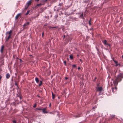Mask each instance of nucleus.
I'll list each match as a JSON object with an SVG mask.
<instances>
[{
	"instance_id": "nucleus-1",
	"label": "nucleus",
	"mask_w": 123,
	"mask_h": 123,
	"mask_svg": "<svg viewBox=\"0 0 123 123\" xmlns=\"http://www.w3.org/2000/svg\"><path fill=\"white\" fill-rule=\"evenodd\" d=\"M123 78V74H120L118 75L117 77V78L120 81H121L122 79Z\"/></svg>"
},
{
	"instance_id": "nucleus-2",
	"label": "nucleus",
	"mask_w": 123,
	"mask_h": 123,
	"mask_svg": "<svg viewBox=\"0 0 123 123\" xmlns=\"http://www.w3.org/2000/svg\"><path fill=\"white\" fill-rule=\"evenodd\" d=\"M70 20V21L73 22L74 21H78V19L77 18L75 17L74 18H73L72 17H69Z\"/></svg>"
},
{
	"instance_id": "nucleus-3",
	"label": "nucleus",
	"mask_w": 123,
	"mask_h": 123,
	"mask_svg": "<svg viewBox=\"0 0 123 123\" xmlns=\"http://www.w3.org/2000/svg\"><path fill=\"white\" fill-rule=\"evenodd\" d=\"M120 81L117 78H116L115 80L113 81V83L115 86H116L117 85L118 82Z\"/></svg>"
},
{
	"instance_id": "nucleus-4",
	"label": "nucleus",
	"mask_w": 123,
	"mask_h": 123,
	"mask_svg": "<svg viewBox=\"0 0 123 123\" xmlns=\"http://www.w3.org/2000/svg\"><path fill=\"white\" fill-rule=\"evenodd\" d=\"M102 87H98L96 88V91L97 92H101L102 90Z\"/></svg>"
},
{
	"instance_id": "nucleus-5",
	"label": "nucleus",
	"mask_w": 123,
	"mask_h": 123,
	"mask_svg": "<svg viewBox=\"0 0 123 123\" xmlns=\"http://www.w3.org/2000/svg\"><path fill=\"white\" fill-rule=\"evenodd\" d=\"M72 116L74 117L75 118H76L78 117H80V114L79 113L78 114L76 115H72Z\"/></svg>"
},
{
	"instance_id": "nucleus-6",
	"label": "nucleus",
	"mask_w": 123,
	"mask_h": 123,
	"mask_svg": "<svg viewBox=\"0 0 123 123\" xmlns=\"http://www.w3.org/2000/svg\"><path fill=\"white\" fill-rule=\"evenodd\" d=\"M47 108L46 107L42 109V111L44 113H48V112L46 111V110Z\"/></svg>"
},
{
	"instance_id": "nucleus-7",
	"label": "nucleus",
	"mask_w": 123,
	"mask_h": 123,
	"mask_svg": "<svg viewBox=\"0 0 123 123\" xmlns=\"http://www.w3.org/2000/svg\"><path fill=\"white\" fill-rule=\"evenodd\" d=\"M63 5V3H59V5H58V6H59L60 7L59 8H58V9H57L56 10L57 11H59L60 9L61 8V6H62Z\"/></svg>"
},
{
	"instance_id": "nucleus-8",
	"label": "nucleus",
	"mask_w": 123,
	"mask_h": 123,
	"mask_svg": "<svg viewBox=\"0 0 123 123\" xmlns=\"http://www.w3.org/2000/svg\"><path fill=\"white\" fill-rule=\"evenodd\" d=\"M102 42L105 45H107L108 44V43L107 42V41L106 40H105L104 41H102Z\"/></svg>"
},
{
	"instance_id": "nucleus-9",
	"label": "nucleus",
	"mask_w": 123,
	"mask_h": 123,
	"mask_svg": "<svg viewBox=\"0 0 123 123\" xmlns=\"http://www.w3.org/2000/svg\"><path fill=\"white\" fill-rule=\"evenodd\" d=\"M4 48V46L3 45H2L1 46V47L0 49V52L1 53H2L3 51V49Z\"/></svg>"
},
{
	"instance_id": "nucleus-10",
	"label": "nucleus",
	"mask_w": 123,
	"mask_h": 123,
	"mask_svg": "<svg viewBox=\"0 0 123 123\" xmlns=\"http://www.w3.org/2000/svg\"><path fill=\"white\" fill-rule=\"evenodd\" d=\"M10 77V74H9V73H7L6 74V78L7 79H9Z\"/></svg>"
},
{
	"instance_id": "nucleus-11",
	"label": "nucleus",
	"mask_w": 123,
	"mask_h": 123,
	"mask_svg": "<svg viewBox=\"0 0 123 123\" xmlns=\"http://www.w3.org/2000/svg\"><path fill=\"white\" fill-rule=\"evenodd\" d=\"M21 14L20 13H19L15 17V19H17L19 17L20 15Z\"/></svg>"
},
{
	"instance_id": "nucleus-12",
	"label": "nucleus",
	"mask_w": 123,
	"mask_h": 123,
	"mask_svg": "<svg viewBox=\"0 0 123 123\" xmlns=\"http://www.w3.org/2000/svg\"><path fill=\"white\" fill-rule=\"evenodd\" d=\"M35 80L37 83H38L39 81L38 78L37 77H36L35 78Z\"/></svg>"
},
{
	"instance_id": "nucleus-13",
	"label": "nucleus",
	"mask_w": 123,
	"mask_h": 123,
	"mask_svg": "<svg viewBox=\"0 0 123 123\" xmlns=\"http://www.w3.org/2000/svg\"><path fill=\"white\" fill-rule=\"evenodd\" d=\"M31 0L29 1L26 4L28 6H29V5H31Z\"/></svg>"
},
{
	"instance_id": "nucleus-14",
	"label": "nucleus",
	"mask_w": 123,
	"mask_h": 123,
	"mask_svg": "<svg viewBox=\"0 0 123 123\" xmlns=\"http://www.w3.org/2000/svg\"><path fill=\"white\" fill-rule=\"evenodd\" d=\"M10 35H9V36L7 37V38L6 39V41L7 42L9 39L11 37Z\"/></svg>"
},
{
	"instance_id": "nucleus-15",
	"label": "nucleus",
	"mask_w": 123,
	"mask_h": 123,
	"mask_svg": "<svg viewBox=\"0 0 123 123\" xmlns=\"http://www.w3.org/2000/svg\"><path fill=\"white\" fill-rule=\"evenodd\" d=\"M18 94H16L17 97H19L21 95V94L20 92H18Z\"/></svg>"
},
{
	"instance_id": "nucleus-16",
	"label": "nucleus",
	"mask_w": 123,
	"mask_h": 123,
	"mask_svg": "<svg viewBox=\"0 0 123 123\" xmlns=\"http://www.w3.org/2000/svg\"><path fill=\"white\" fill-rule=\"evenodd\" d=\"M116 88L115 87V88H113L112 89V91L113 92V93H114L115 92V91L114 90H115V91H116Z\"/></svg>"
},
{
	"instance_id": "nucleus-17",
	"label": "nucleus",
	"mask_w": 123,
	"mask_h": 123,
	"mask_svg": "<svg viewBox=\"0 0 123 123\" xmlns=\"http://www.w3.org/2000/svg\"><path fill=\"white\" fill-rule=\"evenodd\" d=\"M52 98L53 99H54L55 98V95L53 94V92H52Z\"/></svg>"
},
{
	"instance_id": "nucleus-18",
	"label": "nucleus",
	"mask_w": 123,
	"mask_h": 123,
	"mask_svg": "<svg viewBox=\"0 0 123 123\" xmlns=\"http://www.w3.org/2000/svg\"><path fill=\"white\" fill-rule=\"evenodd\" d=\"M25 24V26H28V25H29V22H28L27 23H26Z\"/></svg>"
},
{
	"instance_id": "nucleus-19",
	"label": "nucleus",
	"mask_w": 123,
	"mask_h": 123,
	"mask_svg": "<svg viewBox=\"0 0 123 123\" xmlns=\"http://www.w3.org/2000/svg\"><path fill=\"white\" fill-rule=\"evenodd\" d=\"M69 58L71 59H73V55H70Z\"/></svg>"
},
{
	"instance_id": "nucleus-20",
	"label": "nucleus",
	"mask_w": 123,
	"mask_h": 123,
	"mask_svg": "<svg viewBox=\"0 0 123 123\" xmlns=\"http://www.w3.org/2000/svg\"><path fill=\"white\" fill-rule=\"evenodd\" d=\"M42 108H37L36 109L37 110H42Z\"/></svg>"
},
{
	"instance_id": "nucleus-21",
	"label": "nucleus",
	"mask_w": 123,
	"mask_h": 123,
	"mask_svg": "<svg viewBox=\"0 0 123 123\" xmlns=\"http://www.w3.org/2000/svg\"><path fill=\"white\" fill-rule=\"evenodd\" d=\"M14 82H15V85L16 86H17V88H18L19 87L18 86V85H17V81L16 80H14Z\"/></svg>"
},
{
	"instance_id": "nucleus-22",
	"label": "nucleus",
	"mask_w": 123,
	"mask_h": 123,
	"mask_svg": "<svg viewBox=\"0 0 123 123\" xmlns=\"http://www.w3.org/2000/svg\"><path fill=\"white\" fill-rule=\"evenodd\" d=\"M6 35L9 34V35H10V36H11V34L10 33V32H9V31H7V32H6Z\"/></svg>"
},
{
	"instance_id": "nucleus-23",
	"label": "nucleus",
	"mask_w": 123,
	"mask_h": 123,
	"mask_svg": "<svg viewBox=\"0 0 123 123\" xmlns=\"http://www.w3.org/2000/svg\"><path fill=\"white\" fill-rule=\"evenodd\" d=\"M83 17V13H82V14L80 15V16L79 17V18H82V17Z\"/></svg>"
},
{
	"instance_id": "nucleus-24",
	"label": "nucleus",
	"mask_w": 123,
	"mask_h": 123,
	"mask_svg": "<svg viewBox=\"0 0 123 123\" xmlns=\"http://www.w3.org/2000/svg\"><path fill=\"white\" fill-rule=\"evenodd\" d=\"M42 81L41 80L40 81V83H39V86H41V85H42Z\"/></svg>"
},
{
	"instance_id": "nucleus-25",
	"label": "nucleus",
	"mask_w": 123,
	"mask_h": 123,
	"mask_svg": "<svg viewBox=\"0 0 123 123\" xmlns=\"http://www.w3.org/2000/svg\"><path fill=\"white\" fill-rule=\"evenodd\" d=\"M29 12H30V11L29 10L26 13L25 15H28L29 14Z\"/></svg>"
},
{
	"instance_id": "nucleus-26",
	"label": "nucleus",
	"mask_w": 123,
	"mask_h": 123,
	"mask_svg": "<svg viewBox=\"0 0 123 123\" xmlns=\"http://www.w3.org/2000/svg\"><path fill=\"white\" fill-rule=\"evenodd\" d=\"M73 67L75 68H76V65H72Z\"/></svg>"
},
{
	"instance_id": "nucleus-27",
	"label": "nucleus",
	"mask_w": 123,
	"mask_h": 123,
	"mask_svg": "<svg viewBox=\"0 0 123 123\" xmlns=\"http://www.w3.org/2000/svg\"><path fill=\"white\" fill-rule=\"evenodd\" d=\"M1 78H2V76L1 75H0V83L1 82Z\"/></svg>"
},
{
	"instance_id": "nucleus-28",
	"label": "nucleus",
	"mask_w": 123,
	"mask_h": 123,
	"mask_svg": "<svg viewBox=\"0 0 123 123\" xmlns=\"http://www.w3.org/2000/svg\"><path fill=\"white\" fill-rule=\"evenodd\" d=\"M91 21V19H90L89 22V24L90 25H91V24L90 23Z\"/></svg>"
},
{
	"instance_id": "nucleus-29",
	"label": "nucleus",
	"mask_w": 123,
	"mask_h": 123,
	"mask_svg": "<svg viewBox=\"0 0 123 123\" xmlns=\"http://www.w3.org/2000/svg\"><path fill=\"white\" fill-rule=\"evenodd\" d=\"M19 81H20V80H19V78L18 77V79H17V80L16 81H17V82H19Z\"/></svg>"
},
{
	"instance_id": "nucleus-30",
	"label": "nucleus",
	"mask_w": 123,
	"mask_h": 123,
	"mask_svg": "<svg viewBox=\"0 0 123 123\" xmlns=\"http://www.w3.org/2000/svg\"><path fill=\"white\" fill-rule=\"evenodd\" d=\"M115 115H112L111 116L112 118H113L114 117H115Z\"/></svg>"
},
{
	"instance_id": "nucleus-31",
	"label": "nucleus",
	"mask_w": 123,
	"mask_h": 123,
	"mask_svg": "<svg viewBox=\"0 0 123 123\" xmlns=\"http://www.w3.org/2000/svg\"><path fill=\"white\" fill-rule=\"evenodd\" d=\"M41 5H42V4L41 3H40L39 4H37V6H40Z\"/></svg>"
},
{
	"instance_id": "nucleus-32",
	"label": "nucleus",
	"mask_w": 123,
	"mask_h": 123,
	"mask_svg": "<svg viewBox=\"0 0 123 123\" xmlns=\"http://www.w3.org/2000/svg\"><path fill=\"white\" fill-rule=\"evenodd\" d=\"M13 123H16V120H13L12 121Z\"/></svg>"
},
{
	"instance_id": "nucleus-33",
	"label": "nucleus",
	"mask_w": 123,
	"mask_h": 123,
	"mask_svg": "<svg viewBox=\"0 0 123 123\" xmlns=\"http://www.w3.org/2000/svg\"><path fill=\"white\" fill-rule=\"evenodd\" d=\"M64 63V64L66 65V61H65L63 62Z\"/></svg>"
},
{
	"instance_id": "nucleus-34",
	"label": "nucleus",
	"mask_w": 123,
	"mask_h": 123,
	"mask_svg": "<svg viewBox=\"0 0 123 123\" xmlns=\"http://www.w3.org/2000/svg\"><path fill=\"white\" fill-rule=\"evenodd\" d=\"M36 103H35L34 105L33 106V107L34 108L36 107Z\"/></svg>"
},
{
	"instance_id": "nucleus-35",
	"label": "nucleus",
	"mask_w": 123,
	"mask_h": 123,
	"mask_svg": "<svg viewBox=\"0 0 123 123\" xmlns=\"http://www.w3.org/2000/svg\"><path fill=\"white\" fill-rule=\"evenodd\" d=\"M114 62L116 63H117V61L115 60L114 61Z\"/></svg>"
},
{
	"instance_id": "nucleus-36",
	"label": "nucleus",
	"mask_w": 123,
	"mask_h": 123,
	"mask_svg": "<svg viewBox=\"0 0 123 123\" xmlns=\"http://www.w3.org/2000/svg\"><path fill=\"white\" fill-rule=\"evenodd\" d=\"M96 49H97V50L98 51V52H99V49L98 48H97V47H96Z\"/></svg>"
},
{
	"instance_id": "nucleus-37",
	"label": "nucleus",
	"mask_w": 123,
	"mask_h": 123,
	"mask_svg": "<svg viewBox=\"0 0 123 123\" xmlns=\"http://www.w3.org/2000/svg\"><path fill=\"white\" fill-rule=\"evenodd\" d=\"M116 65L115 66H118V65H120V64H118V63H116Z\"/></svg>"
},
{
	"instance_id": "nucleus-38",
	"label": "nucleus",
	"mask_w": 123,
	"mask_h": 123,
	"mask_svg": "<svg viewBox=\"0 0 123 123\" xmlns=\"http://www.w3.org/2000/svg\"><path fill=\"white\" fill-rule=\"evenodd\" d=\"M44 32H43L42 33V37H43L44 36Z\"/></svg>"
},
{
	"instance_id": "nucleus-39",
	"label": "nucleus",
	"mask_w": 123,
	"mask_h": 123,
	"mask_svg": "<svg viewBox=\"0 0 123 123\" xmlns=\"http://www.w3.org/2000/svg\"><path fill=\"white\" fill-rule=\"evenodd\" d=\"M56 27H52L51 26L49 27V28H56Z\"/></svg>"
},
{
	"instance_id": "nucleus-40",
	"label": "nucleus",
	"mask_w": 123,
	"mask_h": 123,
	"mask_svg": "<svg viewBox=\"0 0 123 123\" xmlns=\"http://www.w3.org/2000/svg\"><path fill=\"white\" fill-rule=\"evenodd\" d=\"M10 33L11 34V33L12 32V30H10L9 31Z\"/></svg>"
},
{
	"instance_id": "nucleus-41",
	"label": "nucleus",
	"mask_w": 123,
	"mask_h": 123,
	"mask_svg": "<svg viewBox=\"0 0 123 123\" xmlns=\"http://www.w3.org/2000/svg\"><path fill=\"white\" fill-rule=\"evenodd\" d=\"M15 75H16V76L15 77V78H16V77L17 75V73H15Z\"/></svg>"
},
{
	"instance_id": "nucleus-42",
	"label": "nucleus",
	"mask_w": 123,
	"mask_h": 123,
	"mask_svg": "<svg viewBox=\"0 0 123 123\" xmlns=\"http://www.w3.org/2000/svg\"><path fill=\"white\" fill-rule=\"evenodd\" d=\"M19 98H20V99L21 100V98H21V95H20V96L19 97Z\"/></svg>"
},
{
	"instance_id": "nucleus-43",
	"label": "nucleus",
	"mask_w": 123,
	"mask_h": 123,
	"mask_svg": "<svg viewBox=\"0 0 123 123\" xmlns=\"http://www.w3.org/2000/svg\"><path fill=\"white\" fill-rule=\"evenodd\" d=\"M47 25V24H45L44 25V26H46Z\"/></svg>"
},
{
	"instance_id": "nucleus-44",
	"label": "nucleus",
	"mask_w": 123,
	"mask_h": 123,
	"mask_svg": "<svg viewBox=\"0 0 123 123\" xmlns=\"http://www.w3.org/2000/svg\"><path fill=\"white\" fill-rule=\"evenodd\" d=\"M81 18H82V19H84H84H85V18H84V17H82Z\"/></svg>"
},
{
	"instance_id": "nucleus-45",
	"label": "nucleus",
	"mask_w": 123,
	"mask_h": 123,
	"mask_svg": "<svg viewBox=\"0 0 123 123\" xmlns=\"http://www.w3.org/2000/svg\"><path fill=\"white\" fill-rule=\"evenodd\" d=\"M107 45H108V46H110V44H108H108H107Z\"/></svg>"
},
{
	"instance_id": "nucleus-46",
	"label": "nucleus",
	"mask_w": 123,
	"mask_h": 123,
	"mask_svg": "<svg viewBox=\"0 0 123 123\" xmlns=\"http://www.w3.org/2000/svg\"><path fill=\"white\" fill-rule=\"evenodd\" d=\"M80 67H79L78 68V70H79L80 69Z\"/></svg>"
},
{
	"instance_id": "nucleus-47",
	"label": "nucleus",
	"mask_w": 123,
	"mask_h": 123,
	"mask_svg": "<svg viewBox=\"0 0 123 123\" xmlns=\"http://www.w3.org/2000/svg\"><path fill=\"white\" fill-rule=\"evenodd\" d=\"M48 0H45L43 1V2H45L46 1Z\"/></svg>"
},
{
	"instance_id": "nucleus-48",
	"label": "nucleus",
	"mask_w": 123,
	"mask_h": 123,
	"mask_svg": "<svg viewBox=\"0 0 123 123\" xmlns=\"http://www.w3.org/2000/svg\"><path fill=\"white\" fill-rule=\"evenodd\" d=\"M80 61L81 62H82V59H80Z\"/></svg>"
},
{
	"instance_id": "nucleus-49",
	"label": "nucleus",
	"mask_w": 123,
	"mask_h": 123,
	"mask_svg": "<svg viewBox=\"0 0 123 123\" xmlns=\"http://www.w3.org/2000/svg\"><path fill=\"white\" fill-rule=\"evenodd\" d=\"M68 79V78L67 77H65V79L66 80H67Z\"/></svg>"
},
{
	"instance_id": "nucleus-50",
	"label": "nucleus",
	"mask_w": 123,
	"mask_h": 123,
	"mask_svg": "<svg viewBox=\"0 0 123 123\" xmlns=\"http://www.w3.org/2000/svg\"><path fill=\"white\" fill-rule=\"evenodd\" d=\"M23 26H24H24H25V24H24L23 25Z\"/></svg>"
},
{
	"instance_id": "nucleus-51",
	"label": "nucleus",
	"mask_w": 123,
	"mask_h": 123,
	"mask_svg": "<svg viewBox=\"0 0 123 123\" xmlns=\"http://www.w3.org/2000/svg\"><path fill=\"white\" fill-rule=\"evenodd\" d=\"M96 79H97V78L96 77H95L94 78V80H95Z\"/></svg>"
},
{
	"instance_id": "nucleus-52",
	"label": "nucleus",
	"mask_w": 123,
	"mask_h": 123,
	"mask_svg": "<svg viewBox=\"0 0 123 123\" xmlns=\"http://www.w3.org/2000/svg\"><path fill=\"white\" fill-rule=\"evenodd\" d=\"M112 60H113V61H114L115 60H114V58H113V59Z\"/></svg>"
},
{
	"instance_id": "nucleus-53",
	"label": "nucleus",
	"mask_w": 123,
	"mask_h": 123,
	"mask_svg": "<svg viewBox=\"0 0 123 123\" xmlns=\"http://www.w3.org/2000/svg\"><path fill=\"white\" fill-rule=\"evenodd\" d=\"M55 8H56V6H55ZM56 9L55 8V9H54V10H56Z\"/></svg>"
},
{
	"instance_id": "nucleus-54",
	"label": "nucleus",
	"mask_w": 123,
	"mask_h": 123,
	"mask_svg": "<svg viewBox=\"0 0 123 123\" xmlns=\"http://www.w3.org/2000/svg\"><path fill=\"white\" fill-rule=\"evenodd\" d=\"M20 62H21V61H22V60L21 59H20Z\"/></svg>"
},
{
	"instance_id": "nucleus-55",
	"label": "nucleus",
	"mask_w": 123,
	"mask_h": 123,
	"mask_svg": "<svg viewBox=\"0 0 123 123\" xmlns=\"http://www.w3.org/2000/svg\"><path fill=\"white\" fill-rule=\"evenodd\" d=\"M37 96L38 97H40V96L39 95H37Z\"/></svg>"
},
{
	"instance_id": "nucleus-56",
	"label": "nucleus",
	"mask_w": 123,
	"mask_h": 123,
	"mask_svg": "<svg viewBox=\"0 0 123 123\" xmlns=\"http://www.w3.org/2000/svg\"><path fill=\"white\" fill-rule=\"evenodd\" d=\"M39 0H36V1H38Z\"/></svg>"
},
{
	"instance_id": "nucleus-57",
	"label": "nucleus",
	"mask_w": 123,
	"mask_h": 123,
	"mask_svg": "<svg viewBox=\"0 0 123 123\" xmlns=\"http://www.w3.org/2000/svg\"><path fill=\"white\" fill-rule=\"evenodd\" d=\"M122 57L123 58V55H122Z\"/></svg>"
},
{
	"instance_id": "nucleus-58",
	"label": "nucleus",
	"mask_w": 123,
	"mask_h": 123,
	"mask_svg": "<svg viewBox=\"0 0 123 123\" xmlns=\"http://www.w3.org/2000/svg\"><path fill=\"white\" fill-rule=\"evenodd\" d=\"M50 105H51V104H49V106H50Z\"/></svg>"
},
{
	"instance_id": "nucleus-59",
	"label": "nucleus",
	"mask_w": 123,
	"mask_h": 123,
	"mask_svg": "<svg viewBox=\"0 0 123 123\" xmlns=\"http://www.w3.org/2000/svg\"><path fill=\"white\" fill-rule=\"evenodd\" d=\"M94 107H93V109H94Z\"/></svg>"
},
{
	"instance_id": "nucleus-60",
	"label": "nucleus",
	"mask_w": 123,
	"mask_h": 123,
	"mask_svg": "<svg viewBox=\"0 0 123 123\" xmlns=\"http://www.w3.org/2000/svg\"><path fill=\"white\" fill-rule=\"evenodd\" d=\"M77 56H79V55H77Z\"/></svg>"
},
{
	"instance_id": "nucleus-61",
	"label": "nucleus",
	"mask_w": 123,
	"mask_h": 123,
	"mask_svg": "<svg viewBox=\"0 0 123 123\" xmlns=\"http://www.w3.org/2000/svg\"><path fill=\"white\" fill-rule=\"evenodd\" d=\"M65 37V35H64V38Z\"/></svg>"
},
{
	"instance_id": "nucleus-62",
	"label": "nucleus",
	"mask_w": 123,
	"mask_h": 123,
	"mask_svg": "<svg viewBox=\"0 0 123 123\" xmlns=\"http://www.w3.org/2000/svg\"><path fill=\"white\" fill-rule=\"evenodd\" d=\"M58 16V15H57V17Z\"/></svg>"
}]
</instances>
